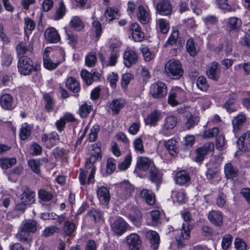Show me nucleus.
Segmentation results:
<instances>
[{
  "instance_id": "1",
  "label": "nucleus",
  "mask_w": 250,
  "mask_h": 250,
  "mask_svg": "<svg viewBox=\"0 0 250 250\" xmlns=\"http://www.w3.org/2000/svg\"><path fill=\"white\" fill-rule=\"evenodd\" d=\"M181 217L186 224H183L179 234L175 236V239L178 249L183 248L186 245L185 240L190 237V230L188 228V223L192 220L190 212L187 209H184L181 212Z\"/></svg>"
},
{
  "instance_id": "2",
  "label": "nucleus",
  "mask_w": 250,
  "mask_h": 250,
  "mask_svg": "<svg viewBox=\"0 0 250 250\" xmlns=\"http://www.w3.org/2000/svg\"><path fill=\"white\" fill-rule=\"evenodd\" d=\"M19 73L22 76H28L33 72H37L41 69V64L35 63L34 61L29 56L19 57L17 63Z\"/></svg>"
},
{
  "instance_id": "3",
  "label": "nucleus",
  "mask_w": 250,
  "mask_h": 250,
  "mask_svg": "<svg viewBox=\"0 0 250 250\" xmlns=\"http://www.w3.org/2000/svg\"><path fill=\"white\" fill-rule=\"evenodd\" d=\"M57 60L53 62L48 55H44L43 57V65L47 70L52 71L56 69L62 62L65 61V52L62 47H60L56 52Z\"/></svg>"
},
{
  "instance_id": "4",
  "label": "nucleus",
  "mask_w": 250,
  "mask_h": 250,
  "mask_svg": "<svg viewBox=\"0 0 250 250\" xmlns=\"http://www.w3.org/2000/svg\"><path fill=\"white\" fill-rule=\"evenodd\" d=\"M150 93L155 99H161L165 97L167 93L166 84L162 82H158L152 84L150 87Z\"/></svg>"
},
{
  "instance_id": "5",
  "label": "nucleus",
  "mask_w": 250,
  "mask_h": 250,
  "mask_svg": "<svg viewBox=\"0 0 250 250\" xmlns=\"http://www.w3.org/2000/svg\"><path fill=\"white\" fill-rule=\"evenodd\" d=\"M77 122V119L74 117L73 114L67 112L64 113L63 116L61 117L59 120L56 121L55 125L57 131L59 133H61L64 130L67 123H75Z\"/></svg>"
},
{
  "instance_id": "6",
  "label": "nucleus",
  "mask_w": 250,
  "mask_h": 250,
  "mask_svg": "<svg viewBox=\"0 0 250 250\" xmlns=\"http://www.w3.org/2000/svg\"><path fill=\"white\" fill-rule=\"evenodd\" d=\"M0 106L4 110L12 111L16 107L13 96L9 93H1L0 96Z\"/></svg>"
},
{
  "instance_id": "7",
  "label": "nucleus",
  "mask_w": 250,
  "mask_h": 250,
  "mask_svg": "<svg viewBox=\"0 0 250 250\" xmlns=\"http://www.w3.org/2000/svg\"><path fill=\"white\" fill-rule=\"evenodd\" d=\"M96 194L101 205L106 206L109 204L111 196L109 189L107 187L104 186H97Z\"/></svg>"
},
{
  "instance_id": "8",
  "label": "nucleus",
  "mask_w": 250,
  "mask_h": 250,
  "mask_svg": "<svg viewBox=\"0 0 250 250\" xmlns=\"http://www.w3.org/2000/svg\"><path fill=\"white\" fill-rule=\"evenodd\" d=\"M138 61V53L132 50L128 49L125 51L123 54V63L127 68H130L135 64Z\"/></svg>"
},
{
  "instance_id": "9",
  "label": "nucleus",
  "mask_w": 250,
  "mask_h": 250,
  "mask_svg": "<svg viewBox=\"0 0 250 250\" xmlns=\"http://www.w3.org/2000/svg\"><path fill=\"white\" fill-rule=\"evenodd\" d=\"M214 148V144L212 143H207L203 146L196 150L195 161L196 162H202L206 155L211 152Z\"/></svg>"
},
{
  "instance_id": "10",
  "label": "nucleus",
  "mask_w": 250,
  "mask_h": 250,
  "mask_svg": "<svg viewBox=\"0 0 250 250\" xmlns=\"http://www.w3.org/2000/svg\"><path fill=\"white\" fill-rule=\"evenodd\" d=\"M148 173L149 180L156 185L158 190L162 183L163 174L162 172L155 165H153V167H150Z\"/></svg>"
},
{
  "instance_id": "11",
  "label": "nucleus",
  "mask_w": 250,
  "mask_h": 250,
  "mask_svg": "<svg viewBox=\"0 0 250 250\" xmlns=\"http://www.w3.org/2000/svg\"><path fill=\"white\" fill-rule=\"evenodd\" d=\"M16 51L18 59L22 56H29L33 53V45L30 43L28 45L25 42H20L16 46Z\"/></svg>"
},
{
  "instance_id": "12",
  "label": "nucleus",
  "mask_w": 250,
  "mask_h": 250,
  "mask_svg": "<svg viewBox=\"0 0 250 250\" xmlns=\"http://www.w3.org/2000/svg\"><path fill=\"white\" fill-rule=\"evenodd\" d=\"M128 225L123 218L118 217L115 219L111 227L115 233L118 235H121L127 230Z\"/></svg>"
},
{
  "instance_id": "13",
  "label": "nucleus",
  "mask_w": 250,
  "mask_h": 250,
  "mask_svg": "<svg viewBox=\"0 0 250 250\" xmlns=\"http://www.w3.org/2000/svg\"><path fill=\"white\" fill-rule=\"evenodd\" d=\"M131 31L132 39L136 42H140L144 40L145 35L140 25L137 22H132L129 27Z\"/></svg>"
},
{
  "instance_id": "14",
  "label": "nucleus",
  "mask_w": 250,
  "mask_h": 250,
  "mask_svg": "<svg viewBox=\"0 0 250 250\" xmlns=\"http://www.w3.org/2000/svg\"><path fill=\"white\" fill-rule=\"evenodd\" d=\"M156 10L159 14L167 16L171 13L172 6L169 0H159L156 5Z\"/></svg>"
},
{
  "instance_id": "15",
  "label": "nucleus",
  "mask_w": 250,
  "mask_h": 250,
  "mask_svg": "<svg viewBox=\"0 0 250 250\" xmlns=\"http://www.w3.org/2000/svg\"><path fill=\"white\" fill-rule=\"evenodd\" d=\"M136 16L138 20L143 24L148 23L151 19L150 13L147 10L144 5H139L136 11Z\"/></svg>"
},
{
  "instance_id": "16",
  "label": "nucleus",
  "mask_w": 250,
  "mask_h": 250,
  "mask_svg": "<svg viewBox=\"0 0 250 250\" xmlns=\"http://www.w3.org/2000/svg\"><path fill=\"white\" fill-rule=\"evenodd\" d=\"M126 243L130 250H139L142 245V240L136 233H131L126 237Z\"/></svg>"
},
{
  "instance_id": "17",
  "label": "nucleus",
  "mask_w": 250,
  "mask_h": 250,
  "mask_svg": "<svg viewBox=\"0 0 250 250\" xmlns=\"http://www.w3.org/2000/svg\"><path fill=\"white\" fill-rule=\"evenodd\" d=\"M65 83L66 87L69 91L77 94L75 95L76 97L79 96L78 93L80 91L81 88L80 82L76 78L72 76L68 77L65 81Z\"/></svg>"
},
{
  "instance_id": "18",
  "label": "nucleus",
  "mask_w": 250,
  "mask_h": 250,
  "mask_svg": "<svg viewBox=\"0 0 250 250\" xmlns=\"http://www.w3.org/2000/svg\"><path fill=\"white\" fill-rule=\"evenodd\" d=\"M162 112L158 109L153 110L145 118L144 122L146 125H149L150 126H155L160 120Z\"/></svg>"
},
{
  "instance_id": "19",
  "label": "nucleus",
  "mask_w": 250,
  "mask_h": 250,
  "mask_svg": "<svg viewBox=\"0 0 250 250\" xmlns=\"http://www.w3.org/2000/svg\"><path fill=\"white\" fill-rule=\"evenodd\" d=\"M208 218L210 222L215 226L221 227L223 225V216L220 211L211 210L208 213Z\"/></svg>"
},
{
  "instance_id": "20",
  "label": "nucleus",
  "mask_w": 250,
  "mask_h": 250,
  "mask_svg": "<svg viewBox=\"0 0 250 250\" xmlns=\"http://www.w3.org/2000/svg\"><path fill=\"white\" fill-rule=\"evenodd\" d=\"M239 149L243 151H250V131L243 133L237 141Z\"/></svg>"
},
{
  "instance_id": "21",
  "label": "nucleus",
  "mask_w": 250,
  "mask_h": 250,
  "mask_svg": "<svg viewBox=\"0 0 250 250\" xmlns=\"http://www.w3.org/2000/svg\"><path fill=\"white\" fill-rule=\"evenodd\" d=\"M241 20L236 17H231L227 19L226 21V28L229 32H238L242 25Z\"/></svg>"
},
{
  "instance_id": "22",
  "label": "nucleus",
  "mask_w": 250,
  "mask_h": 250,
  "mask_svg": "<svg viewBox=\"0 0 250 250\" xmlns=\"http://www.w3.org/2000/svg\"><path fill=\"white\" fill-rule=\"evenodd\" d=\"M126 102L124 99L114 98L109 104V107L113 114H119L120 111L124 107Z\"/></svg>"
},
{
  "instance_id": "23",
  "label": "nucleus",
  "mask_w": 250,
  "mask_h": 250,
  "mask_svg": "<svg viewBox=\"0 0 250 250\" xmlns=\"http://www.w3.org/2000/svg\"><path fill=\"white\" fill-rule=\"evenodd\" d=\"M146 237L149 240L151 247L155 250H157L160 241L158 233L155 231L149 230L146 232Z\"/></svg>"
},
{
  "instance_id": "24",
  "label": "nucleus",
  "mask_w": 250,
  "mask_h": 250,
  "mask_svg": "<svg viewBox=\"0 0 250 250\" xmlns=\"http://www.w3.org/2000/svg\"><path fill=\"white\" fill-rule=\"evenodd\" d=\"M45 37L47 41L51 43H57L61 40L60 36L54 27H50L46 29Z\"/></svg>"
},
{
  "instance_id": "25",
  "label": "nucleus",
  "mask_w": 250,
  "mask_h": 250,
  "mask_svg": "<svg viewBox=\"0 0 250 250\" xmlns=\"http://www.w3.org/2000/svg\"><path fill=\"white\" fill-rule=\"evenodd\" d=\"M219 67V64L217 62H214L210 64L207 71L208 78L214 81H217L219 79L220 72Z\"/></svg>"
},
{
  "instance_id": "26",
  "label": "nucleus",
  "mask_w": 250,
  "mask_h": 250,
  "mask_svg": "<svg viewBox=\"0 0 250 250\" xmlns=\"http://www.w3.org/2000/svg\"><path fill=\"white\" fill-rule=\"evenodd\" d=\"M247 121V117L245 114L241 113L236 116L232 121L233 131L238 132L243 127Z\"/></svg>"
},
{
  "instance_id": "27",
  "label": "nucleus",
  "mask_w": 250,
  "mask_h": 250,
  "mask_svg": "<svg viewBox=\"0 0 250 250\" xmlns=\"http://www.w3.org/2000/svg\"><path fill=\"white\" fill-rule=\"evenodd\" d=\"M35 192L29 188H26L21 195V200L27 205L32 204L35 201Z\"/></svg>"
},
{
  "instance_id": "28",
  "label": "nucleus",
  "mask_w": 250,
  "mask_h": 250,
  "mask_svg": "<svg viewBox=\"0 0 250 250\" xmlns=\"http://www.w3.org/2000/svg\"><path fill=\"white\" fill-rule=\"evenodd\" d=\"M153 162L148 158L145 157H140L137 160V168L142 171H146L153 166Z\"/></svg>"
},
{
  "instance_id": "29",
  "label": "nucleus",
  "mask_w": 250,
  "mask_h": 250,
  "mask_svg": "<svg viewBox=\"0 0 250 250\" xmlns=\"http://www.w3.org/2000/svg\"><path fill=\"white\" fill-rule=\"evenodd\" d=\"M12 80V75L6 68L0 72V87L8 86Z\"/></svg>"
},
{
  "instance_id": "30",
  "label": "nucleus",
  "mask_w": 250,
  "mask_h": 250,
  "mask_svg": "<svg viewBox=\"0 0 250 250\" xmlns=\"http://www.w3.org/2000/svg\"><path fill=\"white\" fill-rule=\"evenodd\" d=\"M93 105L91 102H89V104L85 102L80 105L78 113L81 118H86L93 110Z\"/></svg>"
},
{
  "instance_id": "31",
  "label": "nucleus",
  "mask_w": 250,
  "mask_h": 250,
  "mask_svg": "<svg viewBox=\"0 0 250 250\" xmlns=\"http://www.w3.org/2000/svg\"><path fill=\"white\" fill-rule=\"evenodd\" d=\"M179 31L178 30H173V49L180 50L183 47L185 43V40L179 37Z\"/></svg>"
},
{
  "instance_id": "32",
  "label": "nucleus",
  "mask_w": 250,
  "mask_h": 250,
  "mask_svg": "<svg viewBox=\"0 0 250 250\" xmlns=\"http://www.w3.org/2000/svg\"><path fill=\"white\" fill-rule=\"evenodd\" d=\"M216 3L218 7L227 12H235L239 9L237 4L235 3L229 5L228 3V0H216Z\"/></svg>"
},
{
  "instance_id": "33",
  "label": "nucleus",
  "mask_w": 250,
  "mask_h": 250,
  "mask_svg": "<svg viewBox=\"0 0 250 250\" xmlns=\"http://www.w3.org/2000/svg\"><path fill=\"white\" fill-rule=\"evenodd\" d=\"M86 215L90 221L94 224L100 222L103 220V212L94 208L89 209L86 213Z\"/></svg>"
},
{
  "instance_id": "34",
  "label": "nucleus",
  "mask_w": 250,
  "mask_h": 250,
  "mask_svg": "<svg viewBox=\"0 0 250 250\" xmlns=\"http://www.w3.org/2000/svg\"><path fill=\"white\" fill-rule=\"evenodd\" d=\"M190 180V177L188 172L182 170L178 172L175 177L176 184L179 185H183Z\"/></svg>"
},
{
  "instance_id": "35",
  "label": "nucleus",
  "mask_w": 250,
  "mask_h": 250,
  "mask_svg": "<svg viewBox=\"0 0 250 250\" xmlns=\"http://www.w3.org/2000/svg\"><path fill=\"white\" fill-rule=\"evenodd\" d=\"M184 74L180 62L177 60H173V80L179 79Z\"/></svg>"
},
{
  "instance_id": "36",
  "label": "nucleus",
  "mask_w": 250,
  "mask_h": 250,
  "mask_svg": "<svg viewBox=\"0 0 250 250\" xmlns=\"http://www.w3.org/2000/svg\"><path fill=\"white\" fill-rule=\"evenodd\" d=\"M224 172L227 178L233 179L237 176L238 169L231 163H228L225 165Z\"/></svg>"
},
{
  "instance_id": "37",
  "label": "nucleus",
  "mask_w": 250,
  "mask_h": 250,
  "mask_svg": "<svg viewBox=\"0 0 250 250\" xmlns=\"http://www.w3.org/2000/svg\"><path fill=\"white\" fill-rule=\"evenodd\" d=\"M77 227L72 221L67 220L62 227L63 234L65 236L71 237L76 231Z\"/></svg>"
},
{
  "instance_id": "38",
  "label": "nucleus",
  "mask_w": 250,
  "mask_h": 250,
  "mask_svg": "<svg viewBox=\"0 0 250 250\" xmlns=\"http://www.w3.org/2000/svg\"><path fill=\"white\" fill-rule=\"evenodd\" d=\"M36 28L35 21L30 17H26L24 19V32L26 36L31 34Z\"/></svg>"
},
{
  "instance_id": "39",
  "label": "nucleus",
  "mask_w": 250,
  "mask_h": 250,
  "mask_svg": "<svg viewBox=\"0 0 250 250\" xmlns=\"http://www.w3.org/2000/svg\"><path fill=\"white\" fill-rule=\"evenodd\" d=\"M32 127L27 123L23 124L20 128L19 136L22 140L28 139L31 134Z\"/></svg>"
},
{
  "instance_id": "40",
  "label": "nucleus",
  "mask_w": 250,
  "mask_h": 250,
  "mask_svg": "<svg viewBox=\"0 0 250 250\" xmlns=\"http://www.w3.org/2000/svg\"><path fill=\"white\" fill-rule=\"evenodd\" d=\"M134 79V76L130 73L123 74L121 79V86L124 92L128 90V86L131 80Z\"/></svg>"
},
{
  "instance_id": "41",
  "label": "nucleus",
  "mask_w": 250,
  "mask_h": 250,
  "mask_svg": "<svg viewBox=\"0 0 250 250\" xmlns=\"http://www.w3.org/2000/svg\"><path fill=\"white\" fill-rule=\"evenodd\" d=\"M165 123L162 128V132L165 136H169L172 134V116L165 118Z\"/></svg>"
},
{
  "instance_id": "42",
  "label": "nucleus",
  "mask_w": 250,
  "mask_h": 250,
  "mask_svg": "<svg viewBox=\"0 0 250 250\" xmlns=\"http://www.w3.org/2000/svg\"><path fill=\"white\" fill-rule=\"evenodd\" d=\"M140 50L142 53L144 60L146 62L151 61L154 58V54L150 51L149 48L146 44L141 45Z\"/></svg>"
},
{
  "instance_id": "43",
  "label": "nucleus",
  "mask_w": 250,
  "mask_h": 250,
  "mask_svg": "<svg viewBox=\"0 0 250 250\" xmlns=\"http://www.w3.org/2000/svg\"><path fill=\"white\" fill-rule=\"evenodd\" d=\"M100 130V125L98 123L95 124L90 129L87 140L89 142H95L98 139Z\"/></svg>"
},
{
  "instance_id": "44",
  "label": "nucleus",
  "mask_w": 250,
  "mask_h": 250,
  "mask_svg": "<svg viewBox=\"0 0 250 250\" xmlns=\"http://www.w3.org/2000/svg\"><path fill=\"white\" fill-rule=\"evenodd\" d=\"M80 76L83 83L87 86L91 85L94 82L91 73L86 69H82L80 72Z\"/></svg>"
},
{
  "instance_id": "45",
  "label": "nucleus",
  "mask_w": 250,
  "mask_h": 250,
  "mask_svg": "<svg viewBox=\"0 0 250 250\" xmlns=\"http://www.w3.org/2000/svg\"><path fill=\"white\" fill-rule=\"evenodd\" d=\"M118 11L115 10V9L108 7H107L104 13V16L105 17V22L106 23H110L116 19V15H118Z\"/></svg>"
},
{
  "instance_id": "46",
  "label": "nucleus",
  "mask_w": 250,
  "mask_h": 250,
  "mask_svg": "<svg viewBox=\"0 0 250 250\" xmlns=\"http://www.w3.org/2000/svg\"><path fill=\"white\" fill-rule=\"evenodd\" d=\"M186 49L188 53L191 56H195L198 52V48L195 45V42L192 39H189L186 44Z\"/></svg>"
},
{
  "instance_id": "47",
  "label": "nucleus",
  "mask_w": 250,
  "mask_h": 250,
  "mask_svg": "<svg viewBox=\"0 0 250 250\" xmlns=\"http://www.w3.org/2000/svg\"><path fill=\"white\" fill-rule=\"evenodd\" d=\"M142 197L144 198L146 203L149 205H153L155 202L154 194L152 191L144 189L141 192Z\"/></svg>"
},
{
  "instance_id": "48",
  "label": "nucleus",
  "mask_w": 250,
  "mask_h": 250,
  "mask_svg": "<svg viewBox=\"0 0 250 250\" xmlns=\"http://www.w3.org/2000/svg\"><path fill=\"white\" fill-rule=\"evenodd\" d=\"M28 165L35 173L38 175L41 174V163L40 159H31L28 161Z\"/></svg>"
},
{
  "instance_id": "49",
  "label": "nucleus",
  "mask_w": 250,
  "mask_h": 250,
  "mask_svg": "<svg viewBox=\"0 0 250 250\" xmlns=\"http://www.w3.org/2000/svg\"><path fill=\"white\" fill-rule=\"evenodd\" d=\"M66 7L63 0H61L59 4V7L56 9L55 14L54 15V19L55 20H59L62 19L65 15Z\"/></svg>"
},
{
  "instance_id": "50",
  "label": "nucleus",
  "mask_w": 250,
  "mask_h": 250,
  "mask_svg": "<svg viewBox=\"0 0 250 250\" xmlns=\"http://www.w3.org/2000/svg\"><path fill=\"white\" fill-rule=\"evenodd\" d=\"M70 26L77 31L82 30L83 27V23L78 16L73 17L69 22Z\"/></svg>"
},
{
  "instance_id": "51",
  "label": "nucleus",
  "mask_w": 250,
  "mask_h": 250,
  "mask_svg": "<svg viewBox=\"0 0 250 250\" xmlns=\"http://www.w3.org/2000/svg\"><path fill=\"white\" fill-rule=\"evenodd\" d=\"M161 211L158 209L153 210L150 212L152 226H156L161 224Z\"/></svg>"
},
{
  "instance_id": "52",
  "label": "nucleus",
  "mask_w": 250,
  "mask_h": 250,
  "mask_svg": "<svg viewBox=\"0 0 250 250\" xmlns=\"http://www.w3.org/2000/svg\"><path fill=\"white\" fill-rule=\"evenodd\" d=\"M38 196L43 202H49L53 198L52 193L45 189H40L38 191Z\"/></svg>"
},
{
  "instance_id": "53",
  "label": "nucleus",
  "mask_w": 250,
  "mask_h": 250,
  "mask_svg": "<svg viewBox=\"0 0 250 250\" xmlns=\"http://www.w3.org/2000/svg\"><path fill=\"white\" fill-rule=\"evenodd\" d=\"M29 151L33 156H40L42 154V148L38 143L33 142L29 147Z\"/></svg>"
},
{
  "instance_id": "54",
  "label": "nucleus",
  "mask_w": 250,
  "mask_h": 250,
  "mask_svg": "<svg viewBox=\"0 0 250 250\" xmlns=\"http://www.w3.org/2000/svg\"><path fill=\"white\" fill-rule=\"evenodd\" d=\"M92 26L94 29L95 38L98 41L103 33L102 24L98 20H94L92 22Z\"/></svg>"
},
{
  "instance_id": "55",
  "label": "nucleus",
  "mask_w": 250,
  "mask_h": 250,
  "mask_svg": "<svg viewBox=\"0 0 250 250\" xmlns=\"http://www.w3.org/2000/svg\"><path fill=\"white\" fill-rule=\"evenodd\" d=\"M16 162V159L15 158H4L0 159V165L2 168L7 169L13 166Z\"/></svg>"
},
{
  "instance_id": "56",
  "label": "nucleus",
  "mask_w": 250,
  "mask_h": 250,
  "mask_svg": "<svg viewBox=\"0 0 250 250\" xmlns=\"http://www.w3.org/2000/svg\"><path fill=\"white\" fill-rule=\"evenodd\" d=\"M133 145L136 152L140 154H143L145 152L143 140L141 137L135 139L133 142Z\"/></svg>"
},
{
  "instance_id": "57",
  "label": "nucleus",
  "mask_w": 250,
  "mask_h": 250,
  "mask_svg": "<svg viewBox=\"0 0 250 250\" xmlns=\"http://www.w3.org/2000/svg\"><path fill=\"white\" fill-rule=\"evenodd\" d=\"M43 99L45 102L44 108L48 112L52 111L54 106V103L52 97L48 94H46L43 96Z\"/></svg>"
},
{
  "instance_id": "58",
  "label": "nucleus",
  "mask_w": 250,
  "mask_h": 250,
  "mask_svg": "<svg viewBox=\"0 0 250 250\" xmlns=\"http://www.w3.org/2000/svg\"><path fill=\"white\" fill-rule=\"evenodd\" d=\"M66 38L68 40V44L73 48H75L77 44L78 37L76 34H73L70 31L65 30Z\"/></svg>"
},
{
  "instance_id": "59",
  "label": "nucleus",
  "mask_w": 250,
  "mask_h": 250,
  "mask_svg": "<svg viewBox=\"0 0 250 250\" xmlns=\"http://www.w3.org/2000/svg\"><path fill=\"white\" fill-rule=\"evenodd\" d=\"M157 23V27L161 33L166 34L168 31L169 26L168 23L167 22L166 20L160 19L158 20Z\"/></svg>"
},
{
  "instance_id": "60",
  "label": "nucleus",
  "mask_w": 250,
  "mask_h": 250,
  "mask_svg": "<svg viewBox=\"0 0 250 250\" xmlns=\"http://www.w3.org/2000/svg\"><path fill=\"white\" fill-rule=\"evenodd\" d=\"M205 25L208 27L216 25L218 22V18L212 15H208L203 19Z\"/></svg>"
},
{
  "instance_id": "61",
  "label": "nucleus",
  "mask_w": 250,
  "mask_h": 250,
  "mask_svg": "<svg viewBox=\"0 0 250 250\" xmlns=\"http://www.w3.org/2000/svg\"><path fill=\"white\" fill-rule=\"evenodd\" d=\"M97 61L96 54L91 52L87 55L85 58V64L88 67L95 66Z\"/></svg>"
},
{
  "instance_id": "62",
  "label": "nucleus",
  "mask_w": 250,
  "mask_h": 250,
  "mask_svg": "<svg viewBox=\"0 0 250 250\" xmlns=\"http://www.w3.org/2000/svg\"><path fill=\"white\" fill-rule=\"evenodd\" d=\"M1 64L2 66L9 67L13 61V57L11 54L8 53H4L1 56Z\"/></svg>"
},
{
  "instance_id": "63",
  "label": "nucleus",
  "mask_w": 250,
  "mask_h": 250,
  "mask_svg": "<svg viewBox=\"0 0 250 250\" xmlns=\"http://www.w3.org/2000/svg\"><path fill=\"white\" fill-rule=\"evenodd\" d=\"M196 85L198 88L202 91H206L208 88L207 79L203 76H200L198 78Z\"/></svg>"
},
{
  "instance_id": "64",
  "label": "nucleus",
  "mask_w": 250,
  "mask_h": 250,
  "mask_svg": "<svg viewBox=\"0 0 250 250\" xmlns=\"http://www.w3.org/2000/svg\"><path fill=\"white\" fill-rule=\"evenodd\" d=\"M202 2L198 0H191L190 2L191 7L195 13L200 15L202 13L201 7Z\"/></svg>"
}]
</instances>
